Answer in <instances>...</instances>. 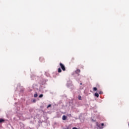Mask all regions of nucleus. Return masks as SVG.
Instances as JSON below:
<instances>
[{
	"label": "nucleus",
	"instance_id": "4468645a",
	"mask_svg": "<svg viewBox=\"0 0 129 129\" xmlns=\"http://www.w3.org/2000/svg\"><path fill=\"white\" fill-rule=\"evenodd\" d=\"M33 102H36V100H33Z\"/></svg>",
	"mask_w": 129,
	"mask_h": 129
},
{
	"label": "nucleus",
	"instance_id": "f8f14e48",
	"mask_svg": "<svg viewBox=\"0 0 129 129\" xmlns=\"http://www.w3.org/2000/svg\"><path fill=\"white\" fill-rule=\"evenodd\" d=\"M51 104H49V105H48L47 106V108H49V107H51Z\"/></svg>",
	"mask_w": 129,
	"mask_h": 129
},
{
	"label": "nucleus",
	"instance_id": "9b49d317",
	"mask_svg": "<svg viewBox=\"0 0 129 129\" xmlns=\"http://www.w3.org/2000/svg\"><path fill=\"white\" fill-rule=\"evenodd\" d=\"M78 99H79V100H81V96H78Z\"/></svg>",
	"mask_w": 129,
	"mask_h": 129
},
{
	"label": "nucleus",
	"instance_id": "6e6552de",
	"mask_svg": "<svg viewBox=\"0 0 129 129\" xmlns=\"http://www.w3.org/2000/svg\"><path fill=\"white\" fill-rule=\"evenodd\" d=\"M97 90V88H96V87L93 88V91H96Z\"/></svg>",
	"mask_w": 129,
	"mask_h": 129
},
{
	"label": "nucleus",
	"instance_id": "f03ea898",
	"mask_svg": "<svg viewBox=\"0 0 129 129\" xmlns=\"http://www.w3.org/2000/svg\"><path fill=\"white\" fill-rule=\"evenodd\" d=\"M62 120H66L67 119V116H65V115H63L62 117Z\"/></svg>",
	"mask_w": 129,
	"mask_h": 129
},
{
	"label": "nucleus",
	"instance_id": "0eeeda50",
	"mask_svg": "<svg viewBox=\"0 0 129 129\" xmlns=\"http://www.w3.org/2000/svg\"><path fill=\"white\" fill-rule=\"evenodd\" d=\"M58 73H61L62 72V70H61L60 68H59L58 69Z\"/></svg>",
	"mask_w": 129,
	"mask_h": 129
},
{
	"label": "nucleus",
	"instance_id": "ddd939ff",
	"mask_svg": "<svg viewBox=\"0 0 129 129\" xmlns=\"http://www.w3.org/2000/svg\"><path fill=\"white\" fill-rule=\"evenodd\" d=\"M99 94H102V91H100V92H99Z\"/></svg>",
	"mask_w": 129,
	"mask_h": 129
},
{
	"label": "nucleus",
	"instance_id": "2eb2a0df",
	"mask_svg": "<svg viewBox=\"0 0 129 129\" xmlns=\"http://www.w3.org/2000/svg\"><path fill=\"white\" fill-rule=\"evenodd\" d=\"M42 58H40V60H42Z\"/></svg>",
	"mask_w": 129,
	"mask_h": 129
},
{
	"label": "nucleus",
	"instance_id": "9d476101",
	"mask_svg": "<svg viewBox=\"0 0 129 129\" xmlns=\"http://www.w3.org/2000/svg\"><path fill=\"white\" fill-rule=\"evenodd\" d=\"M34 97H38V94H34Z\"/></svg>",
	"mask_w": 129,
	"mask_h": 129
},
{
	"label": "nucleus",
	"instance_id": "39448f33",
	"mask_svg": "<svg viewBox=\"0 0 129 129\" xmlns=\"http://www.w3.org/2000/svg\"><path fill=\"white\" fill-rule=\"evenodd\" d=\"M5 119H3V118H1L0 119V123H2V122H5Z\"/></svg>",
	"mask_w": 129,
	"mask_h": 129
},
{
	"label": "nucleus",
	"instance_id": "f257e3e1",
	"mask_svg": "<svg viewBox=\"0 0 129 129\" xmlns=\"http://www.w3.org/2000/svg\"><path fill=\"white\" fill-rule=\"evenodd\" d=\"M59 65H60V68L62 69V70L63 71H66V68H65V66H64V64H63L62 63H60Z\"/></svg>",
	"mask_w": 129,
	"mask_h": 129
},
{
	"label": "nucleus",
	"instance_id": "20e7f679",
	"mask_svg": "<svg viewBox=\"0 0 129 129\" xmlns=\"http://www.w3.org/2000/svg\"><path fill=\"white\" fill-rule=\"evenodd\" d=\"M80 72H81V71H80V70H79V69H77L76 71V73L77 74H79V73Z\"/></svg>",
	"mask_w": 129,
	"mask_h": 129
},
{
	"label": "nucleus",
	"instance_id": "7ed1b4c3",
	"mask_svg": "<svg viewBox=\"0 0 129 129\" xmlns=\"http://www.w3.org/2000/svg\"><path fill=\"white\" fill-rule=\"evenodd\" d=\"M98 125V127H100V128H103V127H101V126H103V125H104V124L103 123H102L101 124V125L99 124V125Z\"/></svg>",
	"mask_w": 129,
	"mask_h": 129
},
{
	"label": "nucleus",
	"instance_id": "1a4fd4ad",
	"mask_svg": "<svg viewBox=\"0 0 129 129\" xmlns=\"http://www.w3.org/2000/svg\"><path fill=\"white\" fill-rule=\"evenodd\" d=\"M42 97H43V94H40V95L39 96V98H42Z\"/></svg>",
	"mask_w": 129,
	"mask_h": 129
},
{
	"label": "nucleus",
	"instance_id": "423d86ee",
	"mask_svg": "<svg viewBox=\"0 0 129 129\" xmlns=\"http://www.w3.org/2000/svg\"><path fill=\"white\" fill-rule=\"evenodd\" d=\"M95 96H96V97H99V95L98 94V93H95Z\"/></svg>",
	"mask_w": 129,
	"mask_h": 129
},
{
	"label": "nucleus",
	"instance_id": "dca6fc26",
	"mask_svg": "<svg viewBox=\"0 0 129 129\" xmlns=\"http://www.w3.org/2000/svg\"><path fill=\"white\" fill-rule=\"evenodd\" d=\"M80 84H81V85H82V83H81Z\"/></svg>",
	"mask_w": 129,
	"mask_h": 129
}]
</instances>
